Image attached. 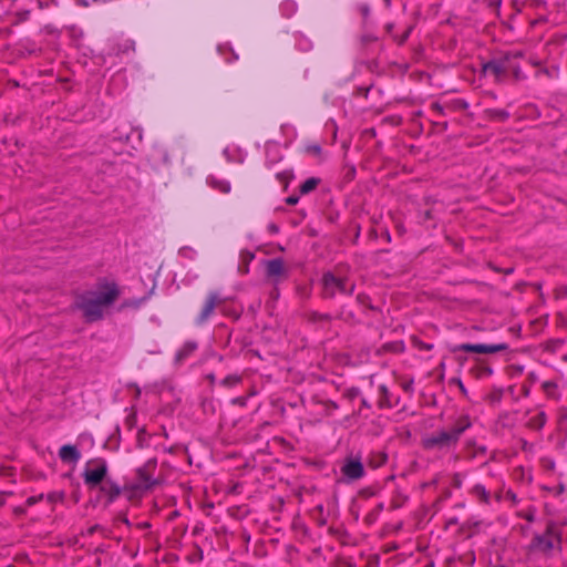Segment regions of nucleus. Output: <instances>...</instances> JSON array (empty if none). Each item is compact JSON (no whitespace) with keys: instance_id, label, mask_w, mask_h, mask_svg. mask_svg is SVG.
Instances as JSON below:
<instances>
[{"instance_id":"1","label":"nucleus","mask_w":567,"mask_h":567,"mask_svg":"<svg viewBox=\"0 0 567 567\" xmlns=\"http://www.w3.org/2000/svg\"><path fill=\"white\" fill-rule=\"evenodd\" d=\"M120 296V289L114 281L100 280L96 286L82 293L76 301L84 317L89 321H96L103 318L104 311Z\"/></svg>"},{"instance_id":"2","label":"nucleus","mask_w":567,"mask_h":567,"mask_svg":"<svg viewBox=\"0 0 567 567\" xmlns=\"http://www.w3.org/2000/svg\"><path fill=\"white\" fill-rule=\"evenodd\" d=\"M470 426V422L463 421L456 425L452 431H442L437 434L431 435L424 440V445L427 449L435 446H449L455 443L460 435Z\"/></svg>"},{"instance_id":"3","label":"nucleus","mask_w":567,"mask_h":567,"mask_svg":"<svg viewBox=\"0 0 567 567\" xmlns=\"http://www.w3.org/2000/svg\"><path fill=\"white\" fill-rule=\"evenodd\" d=\"M107 474V464L103 460L90 461L83 472L84 483L93 488L100 485Z\"/></svg>"},{"instance_id":"4","label":"nucleus","mask_w":567,"mask_h":567,"mask_svg":"<svg viewBox=\"0 0 567 567\" xmlns=\"http://www.w3.org/2000/svg\"><path fill=\"white\" fill-rule=\"evenodd\" d=\"M323 290L326 296H334L337 292L351 293L354 285L346 280L334 277L332 274H327L322 279Z\"/></svg>"},{"instance_id":"5","label":"nucleus","mask_w":567,"mask_h":567,"mask_svg":"<svg viewBox=\"0 0 567 567\" xmlns=\"http://www.w3.org/2000/svg\"><path fill=\"white\" fill-rule=\"evenodd\" d=\"M460 351L464 352H474V353H495L498 351H503L507 349L505 343L497 344H473V343H462L456 348Z\"/></svg>"},{"instance_id":"6","label":"nucleus","mask_w":567,"mask_h":567,"mask_svg":"<svg viewBox=\"0 0 567 567\" xmlns=\"http://www.w3.org/2000/svg\"><path fill=\"white\" fill-rule=\"evenodd\" d=\"M156 484V480L145 468H138L136 480L131 484V489L135 492H144L152 488Z\"/></svg>"},{"instance_id":"7","label":"nucleus","mask_w":567,"mask_h":567,"mask_svg":"<svg viewBox=\"0 0 567 567\" xmlns=\"http://www.w3.org/2000/svg\"><path fill=\"white\" fill-rule=\"evenodd\" d=\"M341 472L349 480H358L363 476L364 468L359 460L349 458L344 462Z\"/></svg>"},{"instance_id":"8","label":"nucleus","mask_w":567,"mask_h":567,"mask_svg":"<svg viewBox=\"0 0 567 567\" xmlns=\"http://www.w3.org/2000/svg\"><path fill=\"white\" fill-rule=\"evenodd\" d=\"M267 275L279 280L285 275V265L281 259H271L266 262Z\"/></svg>"},{"instance_id":"9","label":"nucleus","mask_w":567,"mask_h":567,"mask_svg":"<svg viewBox=\"0 0 567 567\" xmlns=\"http://www.w3.org/2000/svg\"><path fill=\"white\" fill-rule=\"evenodd\" d=\"M59 456L64 462H78L81 457L80 452L75 446L63 445L59 451Z\"/></svg>"},{"instance_id":"10","label":"nucleus","mask_w":567,"mask_h":567,"mask_svg":"<svg viewBox=\"0 0 567 567\" xmlns=\"http://www.w3.org/2000/svg\"><path fill=\"white\" fill-rule=\"evenodd\" d=\"M208 184L216 190L223 193V194H227L230 192V183L228 181H225V179H219L215 176H210L208 177Z\"/></svg>"},{"instance_id":"11","label":"nucleus","mask_w":567,"mask_h":567,"mask_svg":"<svg viewBox=\"0 0 567 567\" xmlns=\"http://www.w3.org/2000/svg\"><path fill=\"white\" fill-rule=\"evenodd\" d=\"M216 302H217V295L212 293L208 297V299H207V301H206V303H205V306H204V308L202 310V313H200V317H199L200 321L206 320L213 313V311H214V309L216 307Z\"/></svg>"},{"instance_id":"12","label":"nucleus","mask_w":567,"mask_h":567,"mask_svg":"<svg viewBox=\"0 0 567 567\" xmlns=\"http://www.w3.org/2000/svg\"><path fill=\"white\" fill-rule=\"evenodd\" d=\"M320 183V179L317 177H310L307 181H305L300 186V193L301 194H308L312 192Z\"/></svg>"},{"instance_id":"13","label":"nucleus","mask_w":567,"mask_h":567,"mask_svg":"<svg viewBox=\"0 0 567 567\" xmlns=\"http://www.w3.org/2000/svg\"><path fill=\"white\" fill-rule=\"evenodd\" d=\"M104 493H107L111 498L116 497L120 494V488L112 482H105V484L101 487Z\"/></svg>"},{"instance_id":"14","label":"nucleus","mask_w":567,"mask_h":567,"mask_svg":"<svg viewBox=\"0 0 567 567\" xmlns=\"http://www.w3.org/2000/svg\"><path fill=\"white\" fill-rule=\"evenodd\" d=\"M534 546L542 549H550L551 543L543 536H536L534 539Z\"/></svg>"},{"instance_id":"15","label":"nucleus","mask_w":567,"mask_h":567,"mask_svg":"<svg viewBox=\"0 0 567 567\" xmlns=\"http://www.w3.org/2000/svg\"><path fill=\"white\" fill-rule=\"evenodd\" d=\"M282 10H287L289 13H293L296 11V4L293 2H286L282 4Z\"/></svg>"},{"instance_id":"16","label":"nucleus","mask_w":567,"mask_h":567,"mask_svg":"<svg viewBox=\"0 0 567 567\" xmlns=\"http://www.w3.org/2000/svg\"><path fill=\"white\" fill-rule=\"evenodd\" d=\"M287 203L290 205H295L298 203V198L297 197H288Z\"/></svg>"},{"instance_id":"17","label":"nucleus","mask_w":567,"mask_h":567,"mask_svg":"<svg viewBox=\"0 0 567 567\" xmlns=\"http://www.w3.org/2000/svg\"><path fill=\"white\" fill-rule=\"evenodd\" d=\"M491 69H493L495 72H497V71H498V69H497V66H496V65H493V64H487V65H485V71H488V70H491Z\"/></svg>"},{"instance_id":"18","label":"nucleus","mask_w":567,"mask_h":567,"mask_svg":"<svg viewBox=\"0 0 567 567\" xmlns=\"http://www.w3.org/2000/svg\"><path fill=\"white\" fill-rule=\"evenodd\" d=\"M195 348H196L195 343H187L186 344V349H188L189 351H193Z\"/></svg>"},{"instance_id":"19","label":"nucleus","mask_w":567,"mask_h":567,"mask_svg":"<svg viewBox=\"0 0 567 567\" xmlns=\"http://www.w3.org/2000/svg\"><path fill=\"white\" fill-rule=\"evenodd\" d=\"M313 151H317V152H319V151H320V147H319V146H317V147H313Z\"/></svg>"},{"instance_id":"20","label":"nucleus","mask_w":567,"mask_h":567,"mask_svg":"<svg viewBox=\"0 0 567 567\" xmlns=\"http://www.w3.org/2000/svg\"><path fill=\"white\" fill-rule=\"evenodd\" d=\"M313 151H317V152H319V151H320V147H319V146H317V147H313Z\"/></svg>"}]
</instances>
